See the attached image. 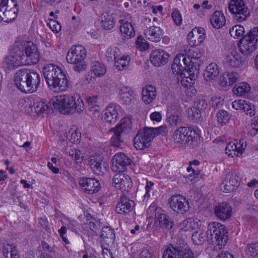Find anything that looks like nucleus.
Masks as SVG:
<instances>
[{
    "label": "nucleus",
    "instance_id": "obj_1",
    "mask_svg": "<svg viewBox=\"0 0 258 258\" xmlns=\"http://www.w3.org/2000/svg\"><path fill=\"white\" fill-rule=\"evenodd\" d=\"M40 59L36 44L32 41L16 42L6 57L5 62L10 66L31 65L37 63Z\"/></svg>",
    "mask_w": 258,
    "mask_h": 258
},
{
    "label": "nucleus",
    "instance_id": "obj_2",
    "mask_svg": "<svg viewBox=\"0 0 258 258\" xmlns=\"http://www.w3.org/2000/svg\"><path fill=\"white\" fill-rule=\"evenodd\" d=\"M210 227L207 230L200 229L195 231L192 235V240L195 244L200 245H202L207 238L215 239L216 245L214 246L213 250L218 251L227 243L228 233L224 227Z\"/></svg>",
    "mask_w": 258,
    "mask_h": 258
},
{
    "label": "nucleus",
    "instance_id": "obj_3",
    "mask_svg": "<svg viewBox=\"0 0 258 258\" xmlns=\"http://www.w3.org/2000/svg\"><path fill=\"white\" fill-rule=\"evenodd\" d=\"M43 73L48 87L56 92L66 91L69 82L61 68L52 63L43 68Z\"/></svg>",
    "mask_w": 258,
    "mask_h": 258
},
{
    "label": "nucleus",
    "instance_id": "obj_4",
    "mask_svg": "<svg viewBox=\"0 0 258 258\" xmlns=\"http://www.w3.org/2000/svg\"><path fill=\"white\" fill-rule=\"evenodd\" d=\"M54 109L59 110L62 114L81 113L84 109L83 99L79 94L57 96L51 102Z\"/></svg>",
    "mask_w": 258,
    "mask_h": 258
},
{
    "label": "nucleus",
    "instance_id": "obj_5",
    "mask_svg": "<svg viewBox=\"0 0 258 258\" xmlns=\"http://www.w3.org/2000/svg\"><path fill=\"white\" fill-rule=\"evenodd\" d=\"M191 63H193L192 60L189 56L178 55L174 59L171 66L172 71L175 74L180 75L181 77L186 79L189 78L192 80L195 76H192L191 73H194V69L197 70V66Z\"/></svg>",
    "mask_w": 258,
    "mask_h": 258
},
{
    "label": "nucleus",
    "instance_id": "obj_6",
    "mask_svg": "<svg viewBox=\"0 0 258 258\" xmlns=\"http://www.w3.org/2000/svg\"><path fill=\"white\" fill-rule=\"evenodd\" d=\"M86 55L85 48L78 45L73 46L70 49L66 59L69 63L73 65V70L79 73L87 69V64L85 61Z\"/></svg>",
    "mask_w": 258,
    "mask_h": 258
},
{
    "label": "nucleus",
    "instance_id": "obj_7",
    "mask_svg": "<svg viewBox=\"0 0 258 258\" xmlns=\"http://www.w3.org/2000/svg\"><path fill=\"white\" fill-rule=\"evenodd\" d=\"M258 42V27H255L249 30L239 40L238 47L240 51L245 55L252 53L256 48Z\"/></svg>",
    "mask_w": 258,
    "mask_h": 258
},
{
    "label": "nucleus",
    "instance_id": "obj_8",
    "mask_svg": "<svg viewBox=\"0 0 258 258\" xmlns=\"http://www.w3.org/2000/svg\"><path fill=\"white\" fill-rule=\"evenodd\" d=\"M198 134L192 128L188 126H181L177 128L173 134L175 143L180 146L188 145L193 141H196Z\"/></svg>",
    "mask_w": 258,
    "mask_h": 258
},
{
    "label": "nucleus",
    "instance_id": "obj_9",
    "mask_svg": "<svg viewBox=\"0 0 258 258\" xmlns=\"http://www.w3.org/2000/svg\"><path fill=\"white\" fill-rule=\"evenodd\" d=\"M131 127V122L128 119H121L115 127L112 128L111 131L114 133V135L111 138L110 143L111 146L115 147H119L123 142L124 136L129 132Z\"/></svg>",
    "mask_w": 258,
    "mask_h": 258
},
{
    "label": "nucleus",
    "instance_id": "obj_10",
    "mask_svg": "<svg viewBox=\"0 0 258 258\" xmlns=\"http://www.w3.org/2000/svg\"><path fill=\"white\" fill-rule=\"evenodd\" d=\"M228 9L234 15L233 18L239 22L246 20L250 14L243 0H231Z\"/></svg>",
    "mask_w": 258,
    "mask_h": 258
},
{
    "label": "nucleus",
    "instance_id": "obj_11",
    "mask_svg": "<svg viewBox=\"0 0 258 258\" xmlns=\"http://www.w3.org/2000/svg\"><path fill=\"white\" fill-rule=\"evenodd\" d=\"M162 258H195L193 251L187 246L168 247L163 252Z\"/></svg>",
    "mask_w": 258,
    "mask_h": 258
},
{
    "label": "nucleus",
    "instance_id": "obj_12",
    "mask_svg": "<svg viewBox=\"0 0 258 258\" xmlns=\"http://www.w3.org/2000/svg\"><path fill=\"white\" fill-rule=\"evenodd\" d=\"M148 127L139 130L134 138V147L137 150H143L150 147L151 141L153 139L152 133Z\"/></svg>",
    "mask_w": 258,
    "mask_h": 258
},
{
    "label": "nucleus",
    "instance_id": "obj_13",
    "mask_svg": "<svg viewBox=\"0 0 258 258\" xmlns=\"http://www.w3.org/2000/svg\"><path fill=\"white\" fill-rule=\"evenodd\" d=\"M113 185L116 188L120 190L124 195L130 191L133 182L130 177L127 174L119 172L113 176Z\"/></svg>",
    "mask_w": 258,
    "mask_h": 258
},
{
    "label": "nucleus",
    "instance_id": "obj_14",
    "mask_svg": "<svg viewBox=\"0 0 258 258\" xmlns=\"http://www.w3.org/2000/svg\"><path fill=\"white\" fill-rule=\"evenodd\" d=\"M169 203L170 208L178 214H184L189 209L188 201L180 195L172 196L170 199Z\"/></svg>",
    "mask_w": 258,
    "mask_h": 258
},
{
    "label": "nucleus",
    "instance_id": "obj_15",
    "mask_svg": "<svg viewBox=\"0 0 258 258\" xmlns=\"http://www.w3.org/2000/svg\"><path fill=\"white\" fill-rule=\"evenodd\" d=\"M8 6L0 10V21L5 23L14 21L18 16V5L15 0H11Z\"/></svg>",
    "mask_w": 258,
    "mask_h": 258
},
{
    "label": "nucleus",
    "instance_id": "obj_16",
    "mask_svg": "<svg viewBox=\"0 0 258 258\" xmlns=\"http://www.w3.org/2000/svg\"><path fill=\"white\" fill-rule=\"evenodd\" d=\"M240 179L235 173L229 172L220 184L221 189L226 193L233 191L239 185Z\"/></svg>",
    "mask_w": 258,
    "mask_h": 258
},
{
    "label": "nucleus",
    "instance_id": "obj_17",
    "mask_svg": "<svg viewBox=\"0 0 258 258\" xmlns=\"http://www.w3.org/2000/svg\"><path fill=\"white\" fill-rule=\"evenodd\" d=\"M131 163L132 160L125 154H116L112 159V169L115 172H122Z\"/></svg>",
    "mask_w": 258,
    "mask_h": 258
},
{
    "label": "nucleus",
    "instance_id": "obj_18",
    "mask_svg": "<svg viewBox=\"0 0 258 258\" xmlns=\"http://www.w3.org/2000/svg\"><path fill=\"white\" fill-rule=\"evenodd\" d=\"M28 69L18 70L14 76V83L17 88L22 92L28 93Z\"/></svg>",
    "mask_w": 258,
    "mask_h": 258
},
{
    "label": "nucleus",
    "instance_id": "obj_19",
    "mask_svg": "<svg viewBox=\"0 0 258 258\" xmlns=\"http://www.w3.org/2000/svg\"><path fill=\"white\" fill-rule=\"evenodd\" d=\"M79 184L83 188L84 191L88 194L97 192L101 187L98 180L92 178L80 179Z\"/></svg>",
    "mask_w": 258,
    "mask_h": 258
},
{
    "label": "nucleus",
    "instance_id": "obj_20",
    "mask_svg": "<svg viewBox=\"0 0 258 258\" xmlns=\"http://www.w3.org/2000/svg\"><path fill=\"white\" fill-rule=\"evenodd\" d=\"M180 112L178 105L171 104L167 110V121L171 126H175L181 123L180 118Z\"/></svg>",
    "mask_w": 258,
    "mask_h": 258
},
{
    "label": "nucleus",
    "instance_id": "obj_21",
    "mask_svg": "<svg viewBox=\"0 0 258 258\" xmlns=\"http://www.w3.org/2000/svg\"><path fill=\"white\" fill-rule=\"evenodd\" d=\"M205 37V30L202 27L193 29L187 35L189 44L195 46L203 43Z\"/></svg>",
    "mask_w": 258,
    "mask_h": 258
},
{
    "label": "nucleus",
    "instance_id": "obj_22",
    "mask_svg": "<svg viewBox=\"0 0 258 258\" xmlns=\"http://www.w3.org/2000/svg\"><path fill=\"white\" fill-rule=\"evenodd\" d=\"M28 93L37 91L41 84V76L37 71L28 69Z\"/></svg>",
    "mask_w": 258,
    "mask_h": 258
},
{
    "label": "nucleus",
    "instance_id": "obj_23",
    "mask_svg": "<svg viewBox=\"0 0 258 258\" xmlns=\"http://www.w3.org/2000/svg\"><path fill=\"white\" fill-rule=\"evenodd\" d=\"M244 143V142L242 139L240 140L239 142L235 141L234 142L229 143L225 148V153L228 156H231V157L241 155L246 147V144Z\"/></svg>",
    "mask_w": 258,
    "mask_h": 258
},
{
    "label": "nucleus",
    "instance_id": "obj_24",
    "mask_svg": "<svg viewBox=\"0 0 258 258\" xmlns=\"http://www.w3.org/2000/svg\"><path fill=\"white\" fill-rule=\"evenodd\" d=\"M135 206L134 201L123 195L120 197L119 202L116 206L115 211L119 214H126L131 212Z\"/></svg>",
    "mask_w": 258,
    "mask_h": 258
},
{
    "label": "nucleus",
    "instance_id": "obj_25",
    "mask_svg": "<svg viewBox=\"0 0 258 258\" xmlns=\"http://www.w3.org/2000/svg\"><path fill=\"white\" fill-rule=\"evenodd\" d=\"M169 55L167 52L162 49L153 51L150 54L151 62L156 67H160L165 64L169 59Z\"/></svg>",
    "mask_w": 258,
    "mask_h": 258
},
{
    "label": "nucleus",
    "instance_id": "obj_26",
    "mask_svg": "<svg viewBox=\"0 0 258 258\" xmlns=\"http://www.w3.org/2000/svg\"><path fill=\"white\" fill-rule=\"evenodd\" d=\"M214 210L217 218L222 221L227 220L231 217L232 208L227 203L223 202L219 203L215 206Z\"/></svg>",
    "mask_w": 258,
    "mask_h": 258
},
{
    "label": "nucleus",
    "instance_id": "obj_27",
    "mask_svg": "<svg viewBox=\"0 0 258 258\" xmlns=\"http://www.w3.org/2000/svg\"><path fill=\"white\" fill-rule=\"evenodd\" d=\"M117 16L110 12L102 13L100 17V26L104 30H111L115 26Z\"/></svg>",
    "mask_w": 258,
    "mask_h": 258
},
{
    "label": "nucleus",
    "instance_id": "obj_28",
    "mask_svg": "<svg viewBox=\"0 0 258 258\" xmlns=\"http://www.w3.org/2000/svg\"><path fill=\"white\" fill-rule=\"evenodd\" d=\"M144 35L147 39L158 42L163 37V31L160 27L152 26L145 29Z\"/></svg>",
    "mask_w": 258,
    "mask_h": 258
},
{
    "label": "nucleus",
    "instance_id": "obj_29",
    "mask_svg": "<svg viewBox=\"0 0 258 258\" xmlns=\"http://www.w3.org/2000/svg\"><path fill=\"white\" fill-rule=\"evenodd\" d=\"M103 157L99 154L90 157V165L93 172L97 175H102L104 173L105 166H102Z\"/></svg>",
    "mask_w": 258,
    "mask_h": 258
},
{
    "label": "nucleus",
    "instance_id": "obj_30",
    "mask_svg": "<svg viewBox=\"0 0 258 258\" xmlns=\"http://www.w3.org/2000/svg\"><path fill=\"white\" fill-rule=\"evenodd\" d=\"M136 97V95L132 88L127 86H122L120 89L119 98L121 103L124 105H130Z\"/></svg>",
    "mask_w": 258,
    "mask_h": 258
},
{
    "label": "nucleus",
    "instance_id": "obj_31",
    "mask_svg": "<svg viewBox=\"0 0 258 258\" xmlns=\"http://www.w3.org/2000/svg\"><path fill=\"white\" fill-rule=\"evenodd\" d=\"M208 103L205 99H196L191 109L193 118L196 119L200 118L201 116V112L206 109Z\"/></svg>",
    "mask_w": 258,
    "mask_h": 258
},
{
    "label": "nucleus",
    "instance_id": "obj_32",
    "mask_svg": "<svg viewBox=\"0 0 258 258\" xmlns=\"http://www.w3.org/2000/svg\"><path fill=\"white\" fill-rule=\"evenodd\" d=\"M119 23H120L119 30L124 39H128L135 36V31L132 23L124 20H119Z\"/></svg>",
    "mask_w": 258,
    "mask_h": 258
},
{
    "label": "nucleus",
    "instance_id": "obj_33",
    "mask_svg": "<svg viewBox=\"0 0 258 258\" xmlns=\"http://www.w3.org/2000/svg\"><path fill=\"white\" fill-rule=\"evenodd\" d=\"M241 55L236 52L231 53L226 57L225 63L227 67L240 68L243 65Z\"/></svg>",
    "mask_w": 258,
    "mask_h": 258
},
{
    "label": "nucleus",
    "instance_id": "obj_34",
    "mask_svg": "<svg viewBox=\"0 0 258 258\" xmlns=\"http://www.w3.org/2000/svg\"><path fill=\"white\" fill-rule=\"evenodd\" d=\"M156 89L152 85L146 86L142 90V100L146 104L152 103L156 97Z\"/></svg>",
    "mask_w": 258,
    "mask_h": 258
},
{
    "label": "nucleus",
    "instance_id": "obj_35",
    "mask_svg": "<svg viewBox=\"0 0 258 258\" xmlns=\"http://www.w3.org/2000/svg\"><path fill=\"white\" fill-rule=\"evenodd\" d=\"M220 68L216 63H211L206 67L204 73V77L207 81L212 80L218 76Z\"/></svg>",
    "mask_w": 258,
    "mask_h": 258
},
{
    "label": "nucleus",
    "instance_id": "obj_36",
    "mask_svg": "<svg viewBox=\"0 0 258 258\" xmlns=\"http://www.w3.org/2000/svg\"><path fill=\"white\" fill-rule=\"evenodd\" d=\"M211 23L212 26L216 29L222 27L226 23L225 16L222 12L215 11L211 18Z\"/></svg>",
    "mask_w": 258,
    "mask_h": 258
},
{
    "label": "nucleus",
    "instance_id": "obj_37",
    "mask_svg": "<svg viewBox=\"0 0 258 258\" xmlns=\"http://www.w3.org/2000/svg\"><path fill=\"white\" fill-rule=\"evenodd\" d=\"M32 110H34L37 115L48 113L49 106L44 99H40L35 101L32 106Z\"/></svg>",
    "mask_w": 258,
    "mask_h": 258
},
{
    "label": "nucleus",
    "instance_id": "obj_38",
    "mask_svg": "<svg viewBox=\"0 0 258 258\" xmlns=\"http://www.w3.org/2000/svg\"><path fill=\"white\" fill-rule=\"evenodd\" d=\"M104 119L109 123L115 122L118 117L116 107L114 105L108 106L103 116Z\"/></svg>",
    "mask_w": 258,
    "mask_h": 258
},
{
    "label": "nucleus",
    "instance_id": "obj_39",
    "mask_svg": "<svg viewBox=\"0 0 258 258\" xmlns=\"http://www.w3.org/2000/svg\"><path fill=\"white\" fill-rule=\"evenodd\" d=\"M251 90L250 85L246 82H241L233 88V92L239 96L247 95Z\"/></svg>",
    "mask_w": 258,
    "mask_h": 258
},
{
    "label": "nucleus",
    "instance_id": "obj_40",
    "mask_svg": "<svg viewBox=\"0 0 258 258\" xmlns=\"http://www.w3.org/2000/svg\"><path fill=\"white\" fill-rule=\"evenodd\" d=\"M155 224L159 226H173L174 221L164 214H159L154 219Z\"/></svg>",
    "mask_w": 258,
    "mask_h": 258
},
{
    "label": "nucleus",
    "instance_id": "obj_41",
    "mask_svg": "<svg viewBox=\"0 0 258 258\" xmlns=\"http://www.w3.org/2000/svg\"><path fill=\"white\" fill-rule=\"evenodd\" d=\"M130 61L131 58L129 56L123 55L120 58H117V59L115 60L114 66L118 70H123L127 68Z\"/></svg>",
    "mask_w": 258,
    "mask_h": 258
},
{
    "label": "nucleus",
    "instance_id": "obj_42",
    "mask_svg": "<svg viewBox=\"0 0 258 258\" xmlns=\"http://www.w3.org/2000/svg\"><path fill=\"white\" fill-rule=\"evenodd\" d=\"M92 72L96 76L100 77L104 75L106 71V68L104 64L98 61L92 62L91 65Z\"/></svg>",
    "mask_w": 258,
    "mask_h": 258
},
{
    "label": "nucleus",
    "instance_id": "obj_43",
    "mask_svg": "<svg viewBox=\"0 0 258 258\" xmlns=\"http://www.w3.org/2000/svg\"><path fill=\"white\" fill-rule=\"evenodd\" d=\"M245 30L244 27L241 25H236L229 29L231 36L234 38H238L243 36Z\"/></svg>",
    "mask_w": 258,
    "mask_h": 258
},
{
    "label": "nucleus",
    "instance_id": "obj_44",
    "mask_svg": "<svg viewBox=\"0 0 258 258\" xmlns=\"http://www.w3.org/2000/svg\"><path fill=\"white\" fill-rule=\"evenodd\" d=\"M217 117L218 122L221 124H223L228 122L230 115L227 111L221 110L217 113Z\"/></svg>",
    "mask_w": 258,
    "mask_h": 258
},
{
    "label": "nucleus",
    "instance_id": "obj_45",
    "mask_svg": "<svg viewBox=\"0 0 258 258\" xmlns=\"http://www.w3.org/2000/svg\"><path fill=\"white\" fill-rule=\"evenodd\" d=\"M97 97H89L87 99V102L89 107V109L91 111L96 112L99 111V106L97 104Z\"/></svg>",
    "mask_w": 258,
    "mask_h": 258
},
{
    "label": "nucleus",
    "instance_id": "obj_46",
    "mask_svg": "<svg viewBox=\"0 0 258 258\" xmlns=\"http://www.w3.org/2000/svg\"><path fill=\"white\" fill-rule=\"evenodd\" d=\"M119 49L116 47H110L108 48L106 52V57L107 61H113L117 59V55Z\"/></svg>",
    "mask_w": 258,
    "mask_h": 258
},
{
    "label": "nucleus",
    "instance_id": "obj_47",
    "mask_svg": "<svg viewBox=\"0 0 258 258\" xmlns=\"http://www.w3.org/2000/svg\"><path fill=\"white\" fill-rule=\"evenodd\" d=\"M139 258H156L153 250L150 247L143 248L140 253Z\"/></svg>",
    "mask_w": 258,
    "mask_h": 258
},
{
    "label": "nucleus",
    "instance_id": "obj_48",
    "mask_svg": "<svg viewBox=\"0 0 258 258\" xmlns=\"http://www.w3.org/2000/svg\"><path fill=\"white\" fill-rule=\"evenodd\" d=\"M188 53L189 54L186 56H189L190 57L193 62L191 63L193 64L196 63V61H194L195 60H198L202 56V52L198 48L194 47L192 49L189 50Z\"/></svg>",
    "mask_w": 258,
    "mask_h": 258
},
{
    "label": "nucleus",
    "instance_id": "obj_49",
    "mask_svg": "<svg viewBox=\"0 0 258 258\" xmlns=\"http://www.w3.org/2000/svg\"><path fill=\"white\" fill-rule=\"evenodd\" d=\"M69 154L77 163H81L83 160V156L80 150L76 148L71 149L69 151Z\"/></svg>",
    "mask_w": 258,
    "mask_h": 258
},
{
    "label": "nucleus",
    "instance_id": "obj_50",
    "mask_svg": "<svg viewBox=\"0 0 258 258\" xmlns=\"http://www.w3.org/2000/svg\"><path fill=\"white\" fill-rule=\"evenodd\" d=\"M149 130H150L153 139L158 135H165L167 132L166 126L163 125L156 128L149 127Z\"/></svg>",
    "mask_w": 258,
    "mask_h": 258
},
{
    "label": "nucleus",
    "instance_id": "obj_51",
    "mask_svg": "<svg viewBox=\"0 0 258 258\" xmlns=\"http://www.w3.org/2000/svg\"><path fill=\"white\" fill-rule=\"evenodd\" d=\"M101 236L108 238L115 237L114 231L111 227H103L101 230Z\"/></svg>",
    "mask_w": 258,
    "mask_h": 258
},
{
    "label": "nucleus",
    "instance_id": "obj_52",
    "mask_svg": "<svg viewBox=\"0 0 258 258\" xmlns=\"http://www.w3.org/2000/svg\"><path fill=\"white\" fill-rule=\"evenodd\" d=\"M242 110L247 115L252 116L255 114L254 106L249 102L245 100V103Z\"/></svg>",
    "mask_w": 258,
    "mask_h": 258
},
{
    "label": "nucleus",
    "instance_id": "obj_53",
    "mask_svg": "<svg viewBox=\"0 0 258 258\" xmlns=\"http://www.w3.org/2000/svg\"><path fill=\"white\" fill-rule=\"evenodd\" d=\"M247 251L252 256L258 255V242L247 245Z\"/></svg>",
    "mask_w": 258,
    "mask_h": 258
},
{
    "label": "nucleus",
    "instance_id": "obj_54",
    "mask_svg": "<svg viewBox=\"0 0 258 258\" xmlns=\"http://www.w3.org/2000/svg\"><path fill=\"white\" fill-rule=\"evenodd\" d=\"M227 72V75L229 79V86L232 85L236 83L239 79V75L236 72Z\"/></svg>",
    "mask_w": 258,
    "mask_h": 258
},
{
    "label": "nucleus",
    "instance_id": "obj_55",
    "mask_svg": "<svg viewBox=\"0 0 258 258\" xmlns=\"http://www.w3.org/2000/svg\"><path fill=\"white\" fill-rule=\"evenodd\" d=\"M48 25L50 29L54 33H58L61 30L60 24L56 21L51 20Z\"/></svg>",
    "mask_w": 258,
    "mask_h": 258
},
{
    "label": "nucleus",
    "instance_id": "obj_56",
    "mask_svg": "<svg viewBox=\"0 0 258 258\" xmlns=\"http://www.w3.org/2000/svg\"><path fill=\"white\" fill-rule=\"evenodd\" d=\"M171 17L176 25H180L181 24L182 18L178 10L173 11L171 14Z\"/></svg>",
    "mask_w": 258,
    "mask_h": 258
},
{
    "label": "nucleus",
    "instance_id": "obj_57",
    "mask_svg": "<svg viewBox=\"0 0 258 258\" xmlns=\"http://www.w3.org/2000/svg\"><path fill=\"white\" fill-rule=\"evenodd\" d=\"M145 41V39L142 36H139L137 38L136 44L141 50H145L148 48V45Z\"/></svg>",
    "mask_w": 258,
    "mask_h": 258
},
{
    "label": "nucleus",
    "instance_id": "obj_58",
    "mask_svg": "<svg viewBox=\"0 0 258 258\" xmlns=\"http://www.w3.org/2000/svg\"><path fill=\"white\" fill-rule=\"evenodd\" d=\"M245 100H236L232 102V107L236 110L242 109H243Z\"/></svg>",
    "mask_w": 258,
    "mask_h": 258
},
{
    "label": "nucleus",
    "instance_id": "obj_59",
    "mask_svg": "<svg viewBox=\"0 0 258 258\" xmlns=\"http://www.w3.org/2000/svg\"><path fill=\"white\" fill-rule=\"evenodd\" d=\"M183 226H199L198 219L194 218H188L185 220H183L182 222Z\"/></svg>",
    "mask_w": 258,
    "mask_h": 258
},
{
    "label": "nucleus",
    "instance_id": "obj_60",
    "mask_svg": "<svg viewBox=\"0 0 258 258\" xmlns=\"http://www.w3.org/2000/svg\"><path fill=\"white\" fill-rule=\"evenodd\" d=\"M227 75V72H225L223 75L222 77L220 79L219 84L221 87H226L229 86V79Z\"/></svg>",
    "mask_w": 258,
    "mask_h": 258
},
{
    "label": "nucleus",
    "instance_id": "obj_61",
    "mask_svg": "<svg viewBox=\"0 0 258 258\" xmlns=\"http://www.w3.org/2000/svg\"><path fill=\"white\" fill-rule=\"evenodd\" d=\"M251 130L250 131L251 134L255 135L258 132V117L256 118L251 124Z\"/></svg>",
    "mask_w": 258,
    "mask_h": 258
},
{
    "label": "nucleus",
    "instance_id": "obj_62",
    "mask_svg": "<svg viewBox=\"0 0 258 258\" xmlns=\"http://www.w3.org/2000/svg\"><path fill=\"white\" fill-rule=\"evenodd\" d=\"M67 228L66 227H61V228L58 230L60 237L62 239V240L66 244H69L70 242L69 240L64 236L66 233Z\"/></svg>",
    "mask_w": 258,
    "mask_h": 258
},
{
    "label": "nucleus",
    "instance_id": "obj_63",
    "mask_svg": "<svg viewBox=\"0 0 258 258\" xmlns=\"http://www.w3.org/2000/svg\"><path fill=\"white\" fill-rule=\"evenodd\" d=\"M150 118L152 120L159 122L162 118V116L159 112H154L151 114Z\"/></svg>",
    "mask_w": 258,
    "mask_h": 258
},
{
    "label": "nucleus",
    "instance_id": "obj_64",
    "mask_svg": "<svg viewBox=\"0 0 258 258\" xmlns=\"http://www.w3.org/2000/svg\"><path fill=\"white\" fill-rule=\"evenodd\" d=\"M216 258H234L232 254L228 251L222 252L219 254Z\"/></svg>",
    "mask_w": 258,
    "mask_h": 258
}]
</instances>
